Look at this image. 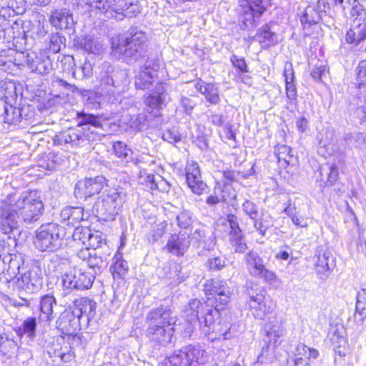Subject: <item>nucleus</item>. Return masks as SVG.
I'll use <instances>...</instances> for the list:
<instances>
[{
	"label": "nucleus",
	"mask_w": 366,
	"mask_h": 366,
	"mask_svg": "<svg viewBox=\"0 0 366 366\" xmlns=\"http://www.w3.org/2000/svg\"><path fill=\"white\" fill-rule=\"evenodd\" d=\"M321 14L312 6H307L300 21L302 24L309 25L317 24L321 19Z\"/></svg>",
	"instance_id": "8fccbe9b"
},
{
	"label": "nucleus",
	"mask_w": 366,
	"mask_h": 366,
	"mask_svg": "<svg viewBox=\"0 0 366 366\" xmlns=\"http://www.w3.org/2000/svg\"><path fill=\"white\" fill-rule=\"evenodd\" d=\"M188 366H200L207 361L205 351L199 346L188 345L183 348Z\"/></svg>",
	"instance_id": "5701e85b"
},
{
	"label": "nucleus",
	"mask_w": 366,
	"mask_h": 366,
	"mask_svg": "<svg viewBox=\"0 0 366 366\" xmlns=\"http://www.w3.org/2000/svg\"><path fill=\"white\" fill-rule=\"evenodd\" d=\"M231 61L233 66L238 69L241 72H247V66L245 60L242 57H239L237 55H232L231 56Z\"/></svg>",
	"instance_id": "69168bd1"
},
{
	"label": "nucleus",
	"mask_w": 366,
	"mask_h": 366,
	"mask_svg": "<svg viewBox=\"0 0 366 366\" xmlns=\"http://www.w3.org/2000/svg\"><path fill=\"white\" fill-rule=\"evenodd\" d=\"M327 169L325 168L320 169L321 175L323 176V172H326L327 177V182L330 184H335L338 179V169L335 164H327L326 165Z\"/></svg>",
	"instance_id": "bf43d9fd"
},
{
	"label": "nucleus",
	"mask_w": 366,
	"mask_h": 366,
	"mask_svg": "<svg viewBox=\"0 0 366 366\" xmlns=\"http://www.w3.org/2000/svg\"><path fill=\"white\" fill-rule=\"evenodd\" d=\"M247 294L249 297L247 302L252 315L257 319L263 320L272 312V307L267 304V292L257 284L250 283L247 286Z\"/></svg>",
	"instance_id": "1a4fd4ad"
},
{
	"label": "nucleus",
	"mask_w": 366,
	"mask_h": 366,
	"mask_svg": "<svg viewBox=\"0 0 366 366\" xmlns=\"http://www.w3.org/2000/svg\"><path fill=\"white\" fill-rule=\"evenodd\" d=\"M96 204L97 209L101 215L110 218L118 213L125 201L126 192L121 187L112 188L106 189Z\"/></svg>",
	"instance_id": "6e6552de"
},
{
	"label": "nucleus",
	"mask_w": 366,
	"mask_h": 366,
	"mask_svg": "<svg viewBox=\"0 0 366 366\" xmlns=\"http://www.w3.org/2000/svg\"><path fill=\"white\" fill-rule=\"evenodd\" d=\"M146 182L149 185L151 189H158L162 192H168L170 189V184L163 179L162 177H158V179H155L152 174H148L147 176Z\"/></svg>",
	"instance_id": "de8ad7c7"
},
{
	"label": "nucleus",
	"mask_w": 366,
	"mask_h": 366,
	"mask_svg": "<svg viewBox=\"0 0 366 366\" xmlns=\"http://www.w3.org/2000/svg\"><path fill=\"white\" fill-rule=\"evenodd\" d=\"M159 68V60L148 59L135 76L136 88L142 90L149 89L155 83Z\"/></svg>",
	"instance_id": "4468645a"
},
{
	"label": "nucleus",
	"mask_w": 366,
	"mask_h": 366,
	"mask_svg": "<svg viewBox=\"0 0 366 366\" xmlns=\"http://www.w3.org/2000/svg\"><path fill=\"white\" fill-rule=\"evenodd\" d=\"M29 68L33 72L44 75L47 74L51 70V63L49 57L44 59L36 58L35 60H32L28 63Z\"/></svg>",
	"instance_id": "37998d69"
},
{
	"label": "nucleus",
	"mask_w": 366,
	"mask_h": 366,
	"mask_svg": "<svg viewBox=\"0 0 366 366\" xmlns=\"http://www.w3.org/2000/svg\"><path fill=\"white\" fill-rule=\"evenodd\" d=\"M177 220L181 228L187 229L193 222L192 214L188 210H184L177 217Z\"/></svg>",
	"instance_id": "052dcab7"
},
{
	"label": "nucleus",
	"mask_w": 366,
	"mask_h": 366,
	"mask_svg": "<svg viewBox=\"0 0 366 366\" xmlns=\"http://www.w3.org/2000/svg\"><path fill=\"white\" fill-rule=\"evenodd\" d=\"M147 337L156 345L166 346L173 337L176 317L172 315L171 310L160 306L149 311L146 317Z\"/></svg>",
	"instance_id": "f257e3e1"
},
{
	"label": "nucleus",
	"mask_w": 366,
	"mask_h": 366,
	"mask_svg": "<svg viewBox=\"0 0 366 366\" xmlns=\"http://www.w3.org/2000/svg\"><path fill=\"white\" fill-rule=\"evenodd\" d=\"M77 125L80 127L101 128L102 124L99 117L84 112H77Z\"/></svg>",
	"instance_id": "a19ab883"
},
{
	"label": "nucleus",
	"mask_w": 366,
	"mask_h": 366,
	"mask_svg": "<svg viewBox=\"0 0 366 366\" xmlns=\"http://www.w3.org/2000/svg\"><path fill=\"white\" fill-rule=\"evenodd\" d=\"M89 214L81 207H66L61 212V217L67 224L75 225L82 220L87 219Z\"/></svg>",
	"instance_id": "c85d7f7f"
},
{
	"label": "nucleus",
	"mask_w": 366,
	"mask_h": 366,
	"mask_svg": "<svg viewBox=\"0 0 366 366\" xmlns=\"http://www.w3.org/2000/svg\"><path fill=\"white\" fill-rule=\"evenodd\" d=\"M56 328L65 335H73L80 330V320L74 310L66 309L56 322Z\"/></svg>",
	"instance_id": "f3484780"
},
{
	"label": "nucleus",
	"mask_w": 366,
	"mask_h": 366,
	"mask_svg": "<svg viewBox=\"0 0 366 366\" xmlns=\"http://www.w3.org/2000/svg\"><path fill=\"white\" fill-rule=\"evenodd\" d=\"M344 142L350 148H361L365 144V137L360 132H348L344 136Z\"/></svg>",
	"instance_id": "c03bdc74"
},
{
	"label": "nucleus",
	"mask_w": 366,
	"mask_h": 366,
	"mask_svg": "<svg viewBox=\"0 0 366 366\" xmlns=\"http://www.w3.org/2000/svg\"><path fill=\"white\" fill-rule=\"evenodd\" d=\"M76 44L89 54L99 55L104 51V44L93 36H82L76 39Z\"/></svg>",
	"instance_id": "bb28decb"
},
{
	"label": "nucleus",
	"mask_w": 366,
	"mask_h": 366,
	"mask_svg": "<svg viewBox=\"0 0 366 366\" xmlns=\"http://www.w3.org/2000/svg\"><path fill=\"white\" fill-rule=\"evenodd\" d=\"M186 179L192 192L201 194L207 188V184L202 180L200 170L197 162H188L186 167Z\"/></svg>",
	"instance_id": "a211bd4d"
},
{
	"label": "nucleus",
	"mask_w": 366,
	"mask_h": 366,
	"mask_svg": "<svg viewBox=\"0 0 366 366\" xmlns=\"http://www.w3.org/2000/svg\"><path fill=\"white\" fill-rule=\"evenodd\" d=\"M74 4L85 11L97 10L107 18H117L128 0H74Z\"/></svg>",
	"instance_id": "0eeeda50"
},
{
	"label": "nucleus",
	"mask_w": 366,
	"mask_h": 366,
	"mask_svg": "<svg viewBox=\"0 0 366 366\" xmlns=\"http://www.w3.org/2000/svg\"><path fill=\"white\" fill-rule=\"evenodd\" d=\"M65 37L59 32L52 33L49 36V49L54 54L61 51V46H65Z\"/></svg>",
	"instance_id": "3c124183"
},
{
	"label": "nucleus",
	"mask_w": 366,
	"mask_h": 366,
	"mask_svg": "<svg viewBox=\"0 0 366 366\" xmlns=\"http://www.w3.org/2000/svg\"><path fill=\"white\" fill-rule=\"evenodd\" d=\"M148 38L138 28H131L125 37L112 42L113 51L125 57L136 58L144 50Z\"/></svg>",
	"instance_id": "39448f33"
},
{
	"label": "nucleus",
	"mask_w": 366,
	"mask_h": 366,
	"mask_svg": "<svg viewBox=\"0 0 366 366\" xmlns=\"http://www.w3.org/2000/svg\"><path fill=\"white\" fill-rule=\"evenodd\" d=\"M141 12V7L138 4V1L133 2L132 0H128L127 6L124 7L122 11L118 15H122L125 17H134Z\"/></svg>",
	"instance_id": "5fc2aeb1"
},
{
	"label": "nucleus",
	"mask_w": 366,
	"mask_h": 366,
	"mask_svg": "<svg viewBox=\"0 0 366 366\" xmlns=\"http://www.w3.org/2000/svg\"><path fill=\"white\" fill-rule=\"evenodd\" d=\"M128 269L127 263L122 259V255L119 252H117L114 257V263L112 269L114 273L119 275L124 274L127 272Z\"/></svg>",
	"instance_id": "4d7b16f0"
},
{
	"label": "nucleus",
	"mask_w": 366,
	"mask_h": 366,
	"mask_svg": "<svg viewBox=\"0 0 366 366\" xmlns=\"http://www.w3.org/2000/svg\"><path fill=\"white\" fill-rule=\"evenodd\" d=\"M102 263V257L98 255L97 251H94L86 262V264L88 266V269L86 270L95 272L96 275L97 272H99Z\"/></svg>",
	"instance_id": "13d9d810"
},
{
	"label": "nucleus",
	"mask_w": 366,
	"mask_h": 366,
	"mask_svg": "<svg viewBox=\"0 0 366 366\" xmlns=\"http://www.w3.org/2000/svg\"><path fill=\"white\" fill-rule=\"evenodd\" d=\"M183 348L166 357L160 366H188Z\"/></svg>",
	"instance_id": "a18cd8bd"
},
{
	"label": "nucleus",
	"mask_w": 366,
	"mask_h": 366,
	"mask_svg": "<svg viewBox=\"0 0 366 366\" xmlns=\"http://www.w3.org/2000/svg\"><path fill=\"white\" fill-rule=\"evenodd\" d=\"M66 229L56 223L42 224L36 231L34 245L42 252H55L65 244Z\"/></svg>",
	"instance_id": "7ed1b4c3"
},
{
	"label": "nucleus",
	"mask_w": 366,
	"mask_h": 366,
	"mask_svg": "<svg viewBox=\"0 0 366 366\" xmlns=\"http://www.w3.org/2000/svg\"><path fill=\"white\" fill-rule=\"evenodd\" d=\"M98 89L109 97L112 101L117 99L116 86L114 84V79L107 72L101 73L99 77V86Z\"/></svg>",
	"instance_id": "58836bf2"
},
{
	"label": "nucleus",
	"mask_w": 366,
	"mask_h": 366,
	"mask_svg": "<svg viewBox=\"0 0 366 366\" xmlns=\"http://www.w3.org/2000/svg\"><path fill=\"white\" fill-rule=\"evenodd\" d=\"M334 267V259L329 253H323L319 254L315 264V269L320 278L325 279L328 274L329 271Z\"/></svg>",
	"instance_id": "c9c22d12"
},
{
	"label": "nucleus",
	"mask_w": 366,
	"mask_h": 366,
	"mask_svg": "<svg viewBox=\"0 0 366 366\" xmlns=\"http://www.w3.org/2000/svg\"><path fill=\"white\" fill-rule=\"evenodd\" d=\"M104 187H107V185L106 179L102 176L85 179L76 183L74 194L76 197L87 198L99 194Z\"/></svg>",
	"instance_id": "dca6fc26"
},
{
	"label": "nucleus",
	"mask_w": 366,
	"mask_h": 366,
	"mask_svg": "<svg viewBox=\"0 0 366 366\" xmlns=\"http://www.w3.org/2000/svg\"><path fill=\"white\" fill-rule=\"evenodd\" d=\"M262 14V13L256 10V9L249 6L244 7V12L241 16L243 28L244 29L254 28Z\"/></svg>",
	"instance_id": "4c0bfd02"
},
{
	"label": "nucleus",
	"mask_w": 366,
	"mask_h": 366,
	"mask_svg": "<svg viewBox=\"0 0 366 366\" xmlns=\"http://www.w3.org/2000/svg\"><path fill=\"white\" fill-rule=\"evenodd\" d=\"M8 199L6 198L0 207V230L2 233L11 235L19 229L18 214Z\"/></svg>",
	"instance_id": "2eb2a0df"
},
{
	"label": "nucleus",
	"mask_w": 366,
	"mask_h": 366,
	"mask_svg": "<svg viewBox=\"0 0 366 366\" xmlns=\"http://www.w3.org/2000/svg\"><path fill=\"white\" fill-rule=\"evenodd\" d=\"M98 137V133L94 129L76 126L56 134L54 142L58 145L70 144L72 147H80L94 141Z\"/></svg>",
	"instance_id": "423d86ee"
},
{
	"label": "nucleus",
	"mask_w": 366,
	"mask_h": 366,
	"mask_svg": "<svg viewBox=\"0 0 366 366\" xmlns=\"http://www.w3.org/2000/svg\"><path fill=\"white\" fill-rule=\"evenodd\" d=\"M194 86L197 91L203 94L207 101L212 104H217L220 102V97L219 95L218 87L210 83H206L201 79H199L194 84Z\"/></svg>",
	"instance_id": "2f4dec72"
},
{
	"label": "nucleus",
	"mask_w": 366,
	"mask_h": 366,
	"mask_svg": "<svg viewBox=\"0 0 366 366\" xmlns=\"http://www.w3.org/2000/svg\"><path fill=\"white\" fill-rule=\"evenodd\" d=\"M16 286L20 292H25L28 294H33L43 286V275L41 269L32 265L26 267L19 277H17Z\"/></svg>",
	"instance_id": "9b49d317"
},
{
	"label": "nucleus",
	"mask_w": 366,
	"mask_h": 366,
	"mask_svg": "<svg viewBox=\"0 0 366 366\" xmlns=\"http://www.w3.org/2000/svg\"><path fill=\"white\" fill-rule=\"evenodd\" d=\"M351 15L354 17L353 21H359L360 22L366 21V11L362 5L357 4L352 6Z\"/></svg>",
	"instance_id": "680f3d73"
},
{
	"label": "nucleus",
	"mask_w": 366,
	"mask_h": 366,
	"mask_svg": "<svg viewBox=\"0 0 366 366\" xmlns=\"http://www.w3.org/2000/svg\"><path fill=\"white\" fill-rule=\"evenodd\" d=\"M345 39L348 44L355 46L366 39V21H353L346 33Z\"/></svg>",
	"instance_id": "a878e982"
},
{
	"label": "nucleus",
	"mask_w": 366,
	"mask_h": 366,
	"mask_svg": "<svg viewBox=\"0 0 366 366\" xmlns=\"http://www.w3.org/2000/svg\"><path fill=\"white\" fill-rule=\"evenodd\" d=\"M49 21L52 26L60 30L71 28L74 24L73 14L67 8L52 10Z\"/></svg>",
	"instance_id": "6ab92c4d"
},
{
	"label": "nucleus",
	"mask_w": 366,
	"mask_h": 366,
	"mask_svg": "<svg viewBox=\"0 0 366 366\" xmlns=\"http://www.w3.org/2000/svg\"><path fill=\"white\" fill-rule=\"evenodd\" d=\"M181 269V266L177 263L169 264L164 267L162 277L167 280L169 285H177L182 280Z\"/></svg>",
	"instance_id": "ea45409f"
},
{
	"label": "nucleus",
	"mask_w": 366,
	"mask_h": 366,
	"mask_svg": "<svg viewBox=\"0 0 366 366\" xmlns=\"http://www.w3.org/2000/svg\"><path fill=\"white\" fill-rule=\"evenodd\" d=\"M204 292L209 300L214 299L216 304L224 308L230 298V289L227 284L218 279H209L205 282Z\"/></svg>",
	"instance_id": "ddd939ff"
},
{
	"label": "nucleus",
	"mask_w": 366,
	"mask_h": 366,
	"mask_svg": "<svg viewBox=\"0 0 366 366\" xmlns=\"http://www.w3.org/2000/svg\"><path fill=\"white\" fill-rule=\"evenodd\" d=\"M359 316L360 321L366 317V289H362L357 292L356 302V312L355 317Z\"/></svg>",
	"instance_id": "09e8293b"
},
{
	"label": "nucleus",
	"mask_w": 366,
	"mask_h": 366,
	"mask_svg": "<svg viewBox=\"0 0 366 366\" xmlns=\"http://www.w3.org/2000/svg\"><path fill=\"white\" fill-rule=\"evenodd\" d=\"M189 245V235L182 233H179L178 235H172L167 244L168 250L177 255H183Z\"/></svg>",
	"instance_id": "4be33fe9"
},
{
	"label": "nucleus",
	"mask_w": 366,
	"mask_h": 366,
	"mask_svg": "<svg viewBox=\"0 0 366 366\" xmlns=\"http://www.w3.org/2000/svg\"><path fill=\"white\" fill-rule=\"evenodd\" d=\"M95 279V272L83 268H74L62 277V285L65 290H83L90 288Z\"/></svg>",
	"instance_id": "9d476101"
},
{
	"label": "nucleus",
	"mask_w": 366,
	"mask_h": 366,
	"mask_svg": "<svg viewBox=\"0 0 366 366\" xmlns=\"http://www.w3.org/2000/svg\"><path fill=\"white\" fill-rule=\"evenodd\" d=\"M328 337L331 342L334 345H340L342 342H345L344 337L342 332L337 327H332L329 331Z\"/></svg>",
	"instance_id": "e2e57ef3"
},
{
	"label": "nucleus",
	"mask_w": 366,
	"mask_h": 366,
	"mask_svg": "<svg viewBox=\"0 0 366 366\" xmlns=\"http://www.w3.org/2000/svg\"><path fill=\"white\" fill-rule=\"evenodd\" d=\"M56 305V299L54 296L46 295L41 298L39 319L48 324L53 320V307Z\"/></svg>",
	"instance_id": "72a5a7b5"
},
{
	"label": "nucleus",
	"mask_w": 366,
	"mask_h": 366,
	"mask_svg": "<svg viewBox=\"0 0 366 366\" xmlns=\"http://www.w3.org/2000/svg\"><path fill=\"white\" fill-rule=\"evenodd\" d=\"M242 209L251 219H256L259 217V207L254 202L246 199L242 204Z\"/></svg>",
	"instance_id": "6e6d98bb"
},
{
	"label": "nucleus",
	"mask_w": 366,
	"mask_h": 366,
	"mask_svg": "<svg viewBox=\"0 0 366 366\" xmlns=\"http://www.w3.org/2000/svg\"><path fill=\"white\" fill-rule=\"evenodd\" d=\"M16 346V342L9 337V335L6 333H3L0 337V347L3 350H6L7 347H15Z\"/></svg>",
	"instance_id": "338daca9"
},
{
	"label": "nucleus",
	"mask_w": 366,
	"mask_h": 366,
	"mask_svg": "<svg viewBox=\"0 0 366 366\" xmlns=\"http://www.w3.org/2000/svg\"><path fill=\"white\" fill-rule=\"evenodd\" d=\"M145 119L144 115L141 114H132L130 113H126L122 117V122L134 130L139 129Z\"/></svg>",
	"instance_id": "49530a36"
},
{
	"label": "nucleus",
	"mask_w": 366,
	"mask_h": 366,
	"mask_svg": "<svg viewBox=\"0 0 366 366\" xmlns=\"http://www.w3.org/2000/svg\"><path fill=\"white\" fill-rule=\"evenodd\" d=\"M310 365L307 358L302 357H291L287 363V366H310Z\"/></svg>",
	"instance_id": "774afa93"
},
{
	"label": "nucleus",
	"mask_w": 366,
	"mask_h": 366,
	"mask_svg": "<svg viewBox=\"0 0 366 366\" xmlns=\"http://www.w3.org/2000/svg\"><path fill=\"white\" fill-rule=\"evenodd\" d=\"M266 335L268 341V347H274L280 342L279 339L285 335V329L278 321L271 322L265 326Z\"/></svg>",
	"instance_id": "473e14b6"
},
{
	"label": "nucleus",
	"mask_w": 366,
	"mask_h": 366,
	"mask_svg": "<svg viewBox=\"0 0 366 366\" xmlns=\"http://www.w3.org/2000/svg\"><path fill=\"white\" fill-rule=\"evenodd\" d=\"M244 259L247 270L252 277L263 279L269 284H273L275 282L274 272L266 268L262 258L257 252L249 251L246 254Z\"/></svg>",
	"instance_id": "f8f14e48"
},
{
	"label": "nucleus",
	"mask_w": 366,
	"mask_h": 366,
	"mask_svg": "<svg viewBox=\"0 0 366 366\" xmlns=\"http://www.w3.org/2000/svg\"><path fill=\"white\" fill-rule=\"evenodd\" d=\"M286 95L287 98L286 108L292 110L296 108L297 97V88L293 83L286 84Z\"/></svg>",
	"instance_id": "864d4df0"
},
{
	"label": "nucleus",
	"mask_w": 366,
	"mask_h": 366,
	"mask_svg": "<svg viewBox=\"0 0 366 366\" xmlns=\"http://www.w3.org/2000/svg\"><path fill=\"white\" fill-rule=\"evenodd\" d=\"M6 259L8 260L7 277H6L8 280L16 278L17 275L21 274L26 268L24 267V260L21 254H8L6 256Z\"/></svg>",
	"instance_id": "7c9ffc66"
},
{
	"label": "nucleus",
	"mask_w": 366,
	"mask_h": 366,
	"mask_svg": "<svg viewBox=\"0 0 366 366\" xmlns=\"http://www.w3.org/2000/svg\"><path fill=\"white\" fill-rule=\"evenodd\" d=\"M229 244L231 247L237 253H243L247 249L245 237L242 232H234L229 233Z\"/></svg>",
	"instance_id": "79ce46f5"
},
{
	"label": "nucleus",
	"mask_w": 366,
	"mask_h": 366,
	"mask_svg": "<svg viewBox=\"0 0 366 366\" xmlns=\"http://www.w3.org/2000/svg\"><path fill=\"white\" fill-rule=\"evenodd\" d=\"M79 92L82 96L85 103L93 109H97L100 107L101 105L105 102H114L99 89L97 91L81 89L79 91Z\"/></svg>",
	"instance_id": "393cba45"
},
{
	"label": "nucleus",
	"mask_w": 366,
	"mask_h": 366,
	"mask_svg": "<svg viewBox=\"0 0 366 366\" xmlns=\"http://www.w3.org/2000/svg\"><path fill=\"white\" fill-rule=\"evenodd\" d=\"M156 89L157 91L149 94V96L145 99V104L148 107L147 109V112H149V109H152L150 112L154 109L159 111L162 109V105L167 100V94L162 83L157 85Z\"/></svg>",
	"instance_id": "cd10ccee"
},
{
	"label": "nucleus",
	"mask_w": 366,
	"mask_h": 366,
	"mask_svg": "<svg viewBox=\"0 0 366 366\" xmlns=\"http://www.w3.org/2000/svg\"><path fill=\"white\" fill-rule=\"evenodd\" d=\"M33 357V354L31 350L25 347H19L17 354H16V360L24 364L27 362L29 360H31Z\"/></svg>",
	"instance_id": "0e129e2a"
},
{
	"label": "nucleus",
	"mask_w": 366,
	"mask_h": 366,
	"mask_svg": "<svg viewBox=\"0 0 366 366\" xmlns=\"http://www.w3.org/2000/svg\"><path fill=\"white\" fill-rule=\"evenodd\" d=\"M24 108L17 107L11 104L4 105V122L9 126L16 127L22 122H26V115L23 116Z\"/></svg>",
	"instance_id": "b1692460"
},
{
	"label": "nucleus",
	"mask_w": 366,
	"mask_h": 366,
	"mask_svg": "<svg viewBox=\"0 0 366 366\" xmlns=\"http://www.w3.org/2000/svg\"><path fill=\"white\" fill-rule=\"evenodd\" d=\"M223 309L218 304L212 309L195 299L189 301L185 308L184 316L190 323L198 320L202 332L207 335L212 331H215L214 316Z\"/></svg>",
	"instance_id": "20e7f679"
},
{
	"label": "nucleus",
	"mask_w": 366,
	"mask_h": 366,
	"mask_svg": "<svg viewBox=\"0 0 366 366\" xmlns=\"http://www.w3.org/2000/svg\"><path fill=\"white\" fill-rule=\"evenodd\" d=\"M36 319L33 317H29L24 320L22 324L15 328L17 335L21 338L24 335L33 340L36 337Z\"/></svg>",
	"instance_id": "e433bc0d"
},
{
	"label": "nucleus",
	"mask_w": 366,
	"mask_h": 366,
	"mask_svg": "<svg viewBox=\"0 0 366 366\" xmlns=\"http://www.w3.org/2000/svg\"><path fill=\"white\" fill-rule=\"evenodd\" d=\"M113 149L117 157L124 162H132L137 165L141 160L133 157V152L127 145L122 142H116L113 144Z\"/></svg>",
	"instance_id": "f704fd0d"
},
{
	"label": "nucleus",
	"mask_w": 366,
	"mask_h": 366,
	"mask_svg": "<svg viewBox=\"0 0 366 366\" xmlns=\"http://www.w3.org/2000/svg\"><path fill=\"white\" fill-rule=\"evenodd\" d=\"M72 237L74 241L94 247L95 249L102 247V242L99 240L100 238L99 235L92 234L88 229L76 228L73 232Z\"/></svg>",
	"instance_id": "c756f323"
},
{
	"label": "nucleus",
	"mask_w": 366,
	"mask_h": 366,
	"mask_svg": "<svg viewBox=\"0 0 366 366\" xmlns=\"http://www.w3.org/2000/svg\"><path fill=\"white\" fill-rule=\"evenodd\" d=\"M226 258L222 255L212 256L207 259L206 266L209 271L216 272L222 269L226 266Z\"/></svg>",
	"instance_id": "603ef678"
},
{
	"label": "nucleus",
	"mask_w": 366,
	"mask_h": 366,
	"mask_svg": "<svg viewBox=\"0 0 366 366\" xmlns=\"http://www.w3.org/2000/svg\"><path fill=\"white\" fill-rule=\"evenodd\" d=\"M74 305V307L73 310L79 320L85 316L86 321L89 322L94 317L97 308V303L94 301L89 298L82 297L76 300Z\"/></svg>",
	"instance_id": "412c9836"
},
{
	"label": "nucleus",
	"mask_w": 366,
	"mask_h": 366,
	"mask_svg": "<svg viewBox=\"0 0 366 366\" xmlns=\"http://www.w3.org/2000/svg\"><path fill=\"white\" fill-rule=\"evenodd\" d=\"M253 39L257 41L263 49H267L278 43V34L273 30L272 24H265L261 27Z\"/></svg>",
	"instance_id": "aec40b11"
},
{
	"label": "nucleus",
	"mask_w": 366,
	"mask_h": 366,
	"mask_svg": "<svg viewBox=\"0 0 366 366\" xmlns=\"http://www.w3.org/2000/svg\"><path fill=\"white\" fill-rule=\"evenodd\" d=\"M6 198L18 214V217L25 223L36 222L43 213L44 204L40 193L36 190L26 191L21 194H10Z\"/></svg>",
	"instance_id": "f03ea898"
}]
</instances>
